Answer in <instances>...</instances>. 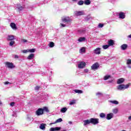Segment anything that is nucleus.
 <instances>
[{"label": "nucleus", "mask_w": 131, "mask_h": 131, "mask_svg": "<svg viewBox=\"0 0 131 131\" xmlns=\"http://www.w3.org/2000/svg\"><path fill=\"white\" fill-rule=\"evenodd\" d=\"M84 71H85V72H89V70L85 69V70H84Z\"/></svg>", "instance_id": "3c124183"}, {"label": "nucleus", "mask_w": 131, "mask_h": 131, "mask_svg": "<svg viewBox=\"0 0 131 131\" xmlns=\"http://www.w3.org/2000/svg\"><path fill=\"white\" fill-rule=\"evenodd\" d=\"M60 111L61 112H62V113H65V112H66V107H63L61 108Z\"/></svg>", "instance_id": "c9c22d12"}, {"label": "nucleus", "mask_w": 131, "mask_h": 131, "mask_svg": "<svg viewBox=\"0 0 131 131\" xmlns=\"http://www.w3.org/2000/svg\"><path fill=\"white\" fill-rule=\"evenodd\" d=\"M110 77H111V76H110V75L105 76L104 77V80H107V79H109V78H110Z\"/></svg>", "instance_id": "473e14b6"}, {"label": "nucleus", "mask_w": 131, "mask_h": 131, "mask_svg": "<svg viewBox=\"0 0 131 131\" xmlns=\"http://www.w3.org/2000/svg\"><path fill=\"white\" fill-rule=\"evenodd\" d=\"M2 103L1 101H0V105H2Z\"/></svg>", "instance_id": "6e6d98bb"}, {"label": "nucleus", "mask_w": 131, "mask_h": 131, "mask_svg": "<svg viewBox=\"0 0 131 131\" xmlns=\"http://www.w3.org/2000/svg\"><path fill=\"white\" fill-rule=\"evenodd\" d=\"M10 106H11V107H14V106H15V102H12L10 103Z\"/></svg>", "instance_id": "ea45409f"}, {"label": "nucleus", "mask_w": 131, "mask_h": 131, "mask_svg": "<svg viewBox=\"0 0 131 131\" xmlns=\"http://www.w3.org/2000/svg\"><path fill=\"white\" fill-rule=\"evenodd\" d=\"M72 21V20L71 19V18H69V17H67L66 18V23L67 24H71V21Z\"/></svg>", "instance_id": "412c9836"}, {"label": "nucleus", "mask_w": 131, "mask_h": 131, "mask_svg": "<svg viewBox=\"0 0 131 131\" xmlns=\"http://www.w3.org/2000/svg\"><path fill=\"white\" fill-rule=\"evenodd\" d=\"M90 122L92 123V124H98L99 123V119L98 118H91L90 119Z\"/></svg>", "instance_id": "7ed1b4c3"}, {"label": "nucleus", "mask_w": 131, "mask_h": 131, "mask_svg": "<svg viewBox=\"0 0 131 131\" xmlns=\"http://www.w3.org/2000/svg\"><path fill=\"white\" fill-rule=\"evenodd\" d=\"M5 84H10V82H8V81H6L5 82Z\"/></svg>", "instance_id": "09e8293b"}, {"label": "nucleus", "mask_w": 131, "mask_h": 131, "mask_svg": "<svg viewBox=\"0 0 131 131\" xmlns=\"http://www.w3.org/2000/svg\"><path fill=\"white\" fill-rule=\"evenodd\" d=\"M62 22H66V18L62 19Z\"/></svg>", "instance_id": "8fccbe9b"}, {"label": "nucleus", "mask_w": 131, "mask_h": 131, "mask_svg": "<svg viewBox=\"0 0 131 131\" xmlns=\"http://www.w3.org/2000/svg\"><path fill=\"white\" fill-rule=\"evenodd\" d=\"M83 3H84V2H83V1H80L78 2V5L79 6H82V5H83Z\"/></svg>", "instance_id": "7c9ffc66"}, {"label": "nucleus", "mask_w": 131, "mask_h": 131, "mask_svg": "<svg viewBox=\"0 0 131 131\" xmlns=\"http://www.w3.org/2000/svg\"><path fill=\"white\" fill-rule=\"evenodd\" d=\"M74 104H76V100H73L71 101H70L69 104L71 105H74Z\"/></svg>", "instance_id": "a878e982"}, {"label": "nucleus", "mask_w": 131, "mask_h": 131, "mask_svg": "<svg viewBox=\"0 0 131 131\" xmlns=\"http://www.w3.org/2000/svg\"><path fill=\"white\" fill-rule=\"evenodd\" d=\"M40 86H36V87H35V90H36V91H38V90H39V89H40Z\"/></svg>", "instance_id": "c03bdc74"}, {"label": "nucleus", "mask_w": 131, "mask_h": 131, "mask_svg": "<svg viewBox=\"0 0 131 131\" xmlns=\"http://www.w3.org/2000/svg\"><path fill=\"white\" fill-rule=\"evenodd\" d=\"M99 116L101 118H105V117H106V115L104 114V113H101L100 114Z\"/></svg>", "instance_id": "bb28decb"}, {"label": "nucleus", "mask_w": 131, "mask_h": 131, "mask_svg": "<svg viewBox=\"0 0 131 131\" xmlns=\"http://www.w3.org/2000/svg\"><path fill=\"white\" fill-rule=\"evenodd\" d=\"M84 124L83 125L85 126V125H88V124H90V123H91V119L90 120H85L83 121Z\"/></svg>", "instance_id": "6ab92c4d"}, {"label": "nucleus", "mask_w": 131, "mask_h": 131, "mask_svg": "<svg viewBox=\"0 0 131 131\" xmlns=\"http://www.w3.org/2000/svg\"><path fill=\"white\" fill-rule=\"evenodd\" d=\"M96 96L97 97H101V96H103V94L101 92H98V93H96Z\"/></svg>", "instance_id": "e433bc0d"}, {"label": "nucleus", "mask_w": 131, "mask_h": 131, "mask_svg": "<svg viewBox=\"0 0 131 131\" xmlns=\"http://www.w3.org/2000/svg\"><path fill=\"white\" fill-rule=\"evenodd\" d=\"M123 82H124V79L123 78L118 79L117 81V84H121V83H123Z\"/></svg>", "instance_id": "9d476101"}, {"label": "nucleus", "mask_w": 131, "mask_h": 131, "mask_svg": "<svg viewBox=\"0 0 131 131\" xmlns=\"http://www.w3.org/2000/svg\"><path fill=\"white\" fill-rule=\"evenodd\" d=\"M66 111H67V108H66Z\"/></svg>", "instance_id": "4d7b16f0"}, {"label": "nucleus", "mask_w": 131, "mask_h": 131, "mask_svg": "<svg viewBox=\"0 0 131 131\" xmlns=\"http://www.w3.org/2000/svg\"><path fill=\"white\" fill-rule=\"evenodd\" d=\"M10 26L12 29H14L15 30H17V27L16 26V24L14 23H11L10 24Z\"/></svg>", "instance_id": "dca6fc26"}, {"label": "nucleus", "mask_w": 131, "mask_h": 131, "mask_svg": "<svg viewBox=\"0 0 131 131\" xmlns=\"http://www.w3.org/2000/svg\"><path fill=\"white\" fill-rule=\"evenodd\" d=\"M46 125H47V124L42 123V124H40V125L39 126V128L40 129H42V130H45V129H46Z\"/></svg>", "instance_id": "f3484780"}, {"label": "nucleus", "mask_w": 131, "mask_h": 131, "mask_svg": "<svg viewBox=\"0 0 131 131\" xmlns=\"http://www.w3.org/2000/svg\"><path fill=\"white\" fill-rule=\"evenodd\" d=\"M99 67H100L99 63L98 62H96L92 66L91 69H92V70H96L98 69Z\"/></svg>", "instance_id": "39448f33"}, {"label": "nucleus", "mask_w": 131, "mask_h": 131, "mask_svg": "<svg viewBox=\"0 0 131 131\" xmlns=\"http://www.w3.org/2000/svg\"><path fill=\"white\" fill-rule=\"evenodd\" d=\"M117 112H118V110L117 108H115L113 110V113H115V114H116V113H117Z\"/></svg>", "instance_id": "58836bf2"}, {"label": "nucleus", "mask_w": 131, "mask_h": 131, "mask_svg": "<svg viewBox=\"0 0 131 131\" xmlns=\"http://www.w3.org/2000/svg\"><path fill=\"white\" fill-rule=\"evenodd\" d=\"M129 85H130V83L124 85V84H120L117 86V90H125L126 89H128L129 88Z\"/></svg>", "instance_id": "f257e3e1"}, {"label": "nucleus", "mask_w": 131, "mask_h": 131, "mask_svg": "<svg viewBox=\"0 0 131 131\" xmlns=\"http://www.w3.org/2000/svg\"><path fill=\"white\" fill-rule=\"evenodd\" d=\"M78 40L80 42H81V41H84V40H85V37H80Z\"/></svg>", "instance_id": "cd10ccee"}, {"label": "nucleus", "mask_w": 131, "mask_h": 131, "mask_svg": "<svg viewBox=\"0 0 131 131\" xmlns=\"http://www.w3.org/2000/svg\"><path fill=\"white\" fill-rule=\"evenodd\" d=\"M49 47L50 48H54L55 47V43L54 42H50L49 44Z\"/></svg>", "instance_id": "b1692460"}, {"label": "nucleus", "mask_w": 131, "mask_h": 131, "mask_svg": "<svg viewBox=\"0 0 131 131\" xmlns=\"http://www.w3.org/2000/svg\"><path fill=\"white\" fill-rule=\"evenodd\" d=\"M85 65H86V63L84 61H81L78 64V68H83L85 67Z\"/></svg>", "instance_id": "423d86ee"}, {"label": "nucleus", "mask_w": 131, "mask_h": 131, "mask_svg": "<svg viewBox=\"0 0 131 131\" xmlns=\"http://www.w3.org/2000/svg\"><path fill=\"white\" fill-rule=\"evenodd\" d=\"M5 65L8 67V68H10V69H13L15 68V66L12 62H5Z\"/></svg>", "instance_id": "20e7f679"}, {"label": "nucleus", "mask_w": 131, "mask_h": 131, "mask_svg": "<svg viewBox=\"0 0 131 131\" xmlns=\"http://www.w3.org/2000/svg\"><path fill=\"white\" fill-rule=\"evenodd\" d=\"M127 64L128 65H129V64H131V59H128L127 60Z\"/></svg>", "instance_id": "79ce46f5"}, {"label": "nucleus", "mask_w": 131, "mask_h": 131, "mask_svg": "<svg viewBox=\"0 0 131 131\" xmlns=\"http://www.w3.org/2000/svg\"><path fill=\"white\" fill-rule=\"evenodd\" d=\"M28 52H29V49L23 50V53H24L25 54L26 53H28Z\"/></svg>", "instance_id": "a19ab883"}, {"label": "nucleus", "mask_w": 131, "mask_h": 131, "mask_svg": "<svg viewBox=\"0 0 131 131\" xmlns=\"http://www.w3.org/2000/svg\"><path fill=\"white\" fill-rule=\"evenodd\" d=\"M29 52L30 53H34L35 52V49H29Z\"/></svg>", "instance_id": "4c0bfd02"}, {"label": "nucleus", "mask_w": 131, "mask_h": 131, "mask_svg": "<svg viewBox=\"0 0 131 131\" xmlns=\"http://www.w3.org/2000/svg\"><path fill=\"white\" fill-rule=\"evenodd\" d=\"M21 41H23V42H27V40L25 39H21Z\"/></svg>", "instance_id": "a18cd8bd"}, {"label": "nucleus", "mask_w": 131, "mask_h": 131, "mask_svg": "<svg viewBox=\"0 0 131 131\" xmlns=\"http://www.w3.org/2000/svg\"><path fill=\"white\" fill-rule=\"evenodd\" d=\"M128 119H129V120H131V116H129Z\"/></svg>", "instance_id": "864d4df0"}, {"label": "nucleus", "mask_w": 131, "mask_h": 131, "mask_svg": "<svg viewBox=\"0 0 131 131\" xmlns=\"http://www.w3.org/2000/svg\"><path fill=\"white\" fill-rule=\"evenodd\" d=\"M112 118H113V113H110L106 115V119L107 120H110Z\"/></svg>", "instance_id": "f8f14e48"}, {"label": "nucleus", "mask_w": 131, "mask_h": 131, "mask_svg": "<svg viewBox=\"0 0 131 131\" xmlns=\"http://www.w3.org/2000/svg\"><path fill=\"white\" fill-rule=\"evenodd\" d=\"M15 39V37L13 35H8L7 38V40L12 41Z\"/></svg>", "instance_id": "9b49d317"}, {"label": "nucleus", "mask_w": 131, "mask_h": 131, "mask_svg": "<svg viewBox=\"0 0 131 131\" xmlns=\"http://www.w3.org/2000/svg\"><path fill=\"white\" fill-rule=\"evenodd\" d=\"M80 52L81 53H85V48L82 47L80 49Z\"/></svg>", "instance_id": "72a5a7b5"}, {"label": "nucleus", "mask_w": 131, "mask_h": 131, "mask_svg": "<svg viewBox=\"0 0 131 131\" xmlns=\"http://www.w3.org/2000/svg\"><path fill=\"white\" fill-rule=\"evenodd\" d=\"M34 58V54L31 53L27 57L28 60H32Z\"/></svg>", "instance_id": "a211bd4d"}, {"label": "nucleus", "mask_w": 131, "mask_h": 131, "mask_svg": "<svg viewBox=\"0 0 131 131\" xmlns=\"http://www.w3.org/2000/svg\"><path fill=\"white\" fill-rule=\"evenodd\" d=\"M94 53L96 54V55H100L101 54V48H97L95 49L94 51Z\"/></svg>", "instance_id": "6e6552de"}, {"label": "nucleus", "mask_w": 131, "mask_h": 131, "mask_svg": "<svg viewBox=\"0 0 131 131\" xmlns=\"http://www.w3.org/2000/svg\"><path fill=\"white\" fill-rule=\"evenodd\" d=\"M114 40H112V39H110L108 41V45L110 47H112V46H114Z\"/></svg>", "instance_id": "2eb2a0df"}, {"label": "nucleus", "mask_w": 131, "mask_h": 131, "mask_svg": "<svg viewBox=\"0 0 131 131\" xmlns=\"http://www.w3.org/2000/svg\"><path fill=\"white\" fill-rule=\"evenodd\" d=\"M84 5H86L87 6L89 5H91V1L90 0H85L84 2Z\"/></svg>", "instance_id": "393cba45"}, {"label": "nucleus", "mask_w": 131, "mask_h": 131, "mask_svg": "<svg viewBox=\"0 0 131 131\" xmlns=\"http://www.w3.org/2000/svg\"><path fill=\"white\" fill-rule=\"evenodd\" d=\"M42 109L43 110V113L44 112H47V113H49V112H50V111L49 110V108H48V107L47 106L43 107Z\"/></svg>", "instance_id": "aec40b11"}, {"label": "nucleus", "mask_w": 131, "mask_h": 131, "mask_svg": "<svg viewBox=\"0 0 131 131\" xmlns=\"http://www.w3.org/2000/svg\"><path fill=\"white\" fill-rule=\"evenodd\" d=\"M121 48L122 50H123V51H124V50H126V49H127V45H126V44H123L121 46Z\"/></svg>", "instance_id": "4be33fe9"}, {"label": "nucleus", "mask_w": 131, "mask_h": 131, "mask_svg": "<svg viewBox=\"0 0 131 131\" xmlns=\"http://www.w3.org/2000/svg\"><path fill=\"white\" fill-rule=\"evenodd\" d=\"M14 43H15V41L12 40L10 42L9 45L10 46V47H12L14 45Z\"/></svg>", "instance_id": "f704fd0d"}, {"label": "nucleus", "mask_w": 131, "mask_h": 131, "mask_svg": "<svg viewBox=\"0 0 131 131\" xmlns=\"http://www.w3.org/2000/svg\"><path fill=\"white\" fill-rule=\"evenodd\" d=\"M84 14V12L81 11H76L75 12V15L76 16H82Z\"/></svg>", "instance_id": "0eeeda50"}, {"label": "nucleus", "mask_w": 131, "mask_h": 131, "mask_svg": "<svg viewBox=\"0 0 131 131\" xmlns=\"http://www.w3.org/2000/svg\"><path fill=\"white\" fill-rule=\"evenodd\" d=\"M111 103H112V104H115V105H118L119 102L118 101L116 100H114V101H111Z\"/></svg>", "instance_id": "c85d7f7f"}, {"label": "nucleus", "mask_w": 131, "mask_h": 131, "mask_svg": "<svg viewBox=\"0 0 131 131\" xmlns=\"http://www.w3.org/2000/svg\"><path fill=\"white\" fill-rule=\"evenodd\" d=\"M60 26L61 27H65V25L64 24H60Z\"/></svg>", "instance_id": "de8ad7c7"}, {"label": "nucleus", "mask_w": 131, "mask_h": 131, "mask_svg": "<svg viewBox=\"0 0 131 131\" xmlns=\"http://www.w3.org/2000/svg\"><path fill=\"white\" fill-rule=\"evenodd\" d=\"M109 45H103L102 46V48L104 50H107V49H108V48H109Z\"/></svg>", "instance_id": "2f4dec72"}, {"label": "nucleus", "mask_w": 131, "mask_h": 131, "mask_svg": "<svg viewBox=\"0 0 131 131\" xmlns=\"http://www.w3.org/2000/svg\"><path fill=\"white\" fill-rule=\"evenodd\" d=\"M60 129H61V127H52L50 128V131L60 130Z\"/></svg>", "instance_id": "ddd939ff"}, {"label": "nucleus", "mask_w": 131, "mask_h": 131, "mask_svg": "<svg viewBox=\"0 0 131 131\" xmlns=\"http://www.w3.org/2000/svg\"><path fill=\"white\" fill-rule=\"evenodd\" d=\"M62 121H63L62 118H59L56 120L55 122L51 123V124H56V123H59L60 122H62Z\"/></svg>", "instance_id": "4468645a"}, {"label": "nucleus", "mask_w": 131, "mask_h": 131, "mask_svg": "<svg viewBox=\"0 0 131 131\" xmlns=\"http://www.w3.org/2000/svg\"><path fill=\"white\" fill-rule=\"evenodd\" d=\"M69 123L70 124H72V122H71V121H69Z\"/></svg>", "instance_id": "603ef678"}, {"label": "nucleus", "mask_w": 131, "mask_h": 131, "mask_svg": "<svg viewBox=\"0 0 131 131\" xmlns=\"http://www.w3.org/2000/svg\"><path fill=\"white\" fill-rule=\"evenodd\" d=\"M119 18H120V19H124V18H125V14H124V12H120L119 14Z\"/></svg>", "instance_id": "1a4fd4ad"}, {"label": "nucleus", "mask_w": 131, "mask_h": 131, "mask_svg": "<svg viewBox=\"0 0 131 131\" xmlns=\"http://www.w3.org/2000/svg\"><path fill=\"white\" fill-rule=\"evenodd\" d=\"M74 91L75 93H76V94H82L83 93L82 90L77 89L74 90Z\"/></svg>", "instance_id": "5701e85b"}, {"label": "nucleus", "mask_w": 131, "mask_h": 131, "mask_svg": "<svg viewBox=\"0 0 131 131\" xmlns=\"http://www.w3.org/2000/svg\"><path fill=\"white\" fill-rule=\"evenodd\" d=\"M35 114L37 116H40V115H42L43 114V110H42V108H39L35 112Z\"/></svg>", "instance_id": "f03ea898"}, {"label": "nucleus", "mask_w": 131, "mask_h": 131, "mask_svg": "<svg viewBox=\"0 0 131 131\" xmlns=\"http://www.w3.org/2000/svg\"><path fill=\"white\" fill-rule=\"evenodd\" d=\"M98 26L100 28H102L104 26V25L103 24H99Z\"/></svg>", "instance_id": "37998d69"}, {"label": "nucleus", "mask_w": 131, "mask_h": 131, "mask_svg": "<svg viewBox=\"0 0 131 131\" xmlns=\"http://www.w3.org/2000/svg\"><path fill=\"white\" fill-rule=\"evenodd\" d=\"M17 8L18 9V10H19V11H22V10H23V9H24V7H23V6H21V5H18Z\"/></svg>", "instance_id": "c756f323"}, {"label": "nucleus", "mask_w": 131, "mask_h": 131, "mask_svg": "<svg viewBox=\"0 0 131 131\" xmlns=\"http://www.w3.org/2000/svg\"><path fill=\"white\" fill-rule=\"evenodd\" d=\"M14 58H15V59H18L19 56H18V55H14Z\"/></svg>", "instance_id": "49530a36"}, {"label": "nucleus", "mask_w": 131, "mask_h": 131, "mask_svg": "<svg viewBox=\"0 0 131 131\" xmlns=\"http://www.w3.org/2000/svg\"><path fill=\"white\" fill-rule=\"evenodd\" d=\"M77 0H73V2H76Z\"/></svg>", "instance_id": "5fc2aeb1"}]
</instances>
